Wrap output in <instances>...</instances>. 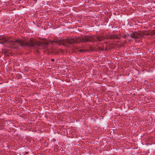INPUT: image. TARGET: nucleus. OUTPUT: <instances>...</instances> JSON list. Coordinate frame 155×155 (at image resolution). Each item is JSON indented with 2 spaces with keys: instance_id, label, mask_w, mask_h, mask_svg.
I'll return each instance as SVG.
<instances>
[{
  "instance_id": "nucleus-5",
  "label": "nucleus",
  "mask_w": 155,
  "mask_h": 155,
  "mask_svg": "<svg viewBox=\"0 0 155 155\" xmlns=\"http://www.w3.org/2000/svg\"><path fill=\"white\" fill-rule=\"evenodd\" d=\"M104 39V38L103 37H101V36L98 37V38H97V40L101 41L102 40H103Z\"/></svg>"
},
{
  "instance_id": "nucleus-1",
  "label": "nucleus",
  "mask_w": 155,
  "mask_h": 155,
  "mask_svg": "<svg viewBox=\"0 0 155 155\" xmlns=\"http://www.w3.org/2000/svg\"><path fill=\"white\" fill-rule=\"evenodd\" d=\"M7 43L10 47H14L15 46V44H19L21 46H22L26 45L29 46H34L35 45L38 46H40L44 44L47 45L48 43L47 41L44 42H36L33 39H30L27 42H25L21 40H16L15 42L9 40L8 38L3 36H0V44H5Z\"/></svg>"
},
{
  "instance_id": "nucleus-2",
  "label": "nucleus",
  "mask_w": 155,
  "mask_h": 155,
  "mask_svg": "<svg viewBox=\"0 0 155 155\" xmlns=\"http://www.w3.org/2000/svg\"><path fill=\"white\" fill-rule=\"evenodd\" d=\"M90 41L89 36H85L81 38L77 37L76 38L61 39L56 41L58 43V44L65 45V44H72L73 43H79L81 42H85Z\"/></svg>"
},
{
  "instance_id": "nucleus-6",
  "label": "nucleus",
  "mask_w": 155,
  "mask_h": 155,
  "mask_svg": "<svg viewBox=\"0 0 155 155\" xmlns=\"http://www.w3.org/2000/svg\"><path fill=\"white\" fill-rule=\"evenodd\" d=\"M79 51L82 53H84L85 51L84 50L80 49Z\"/></svg>"
},
{
  "instance_id": "nucleus-4",
  "label": "nucleus",
  "mask_w": 155,
  "mask_h": 155,
  "mask_svg": "<svg viewBox=\"0 0 155 155\" xmlns=\"http://www.w3.org/2000/svg\"><path fill=\"white\" fill-rule=\"evenodd\" d=\"M98 36H89L90 41H96L97 40Z\"/></svg>"
},
{
  "instance_id": "nucleus-3",
  "label": "nucleus",
  "mask_w": 155,
  "mask_h": 155,
  "mask_svg": "<svg viewBox=\"0 0 155 155\" xmlns=\"http://www.w3.org/2000/svg\"><path fill=\"white\" fill-rule=\"evenodd\" d=\"M130 37L134 38H139L142 36L140 32H135L130 35Z\"/></svg>"
},
{
  "instance_id": "nucleus-7",
  "label": "nucleus",
  "mask_w": 155,
  "mask_h": 155,
  "mask_svg": "<svg viewBox=\"0 0 155 155\" xmlns=\"http://www.w3.org/2000/svg\"><path fill=\"white\" fill-rule=\"evenodd\" d=\"M51 61H54V59H51Z\"/></svg>"
}]
</instances>
